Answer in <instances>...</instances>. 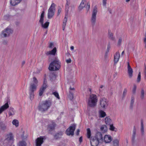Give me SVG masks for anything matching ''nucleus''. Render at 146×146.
<instances>
[{"mask_svg":"<svg viewBox=\"0 0 146 146\" xmlns=\"http://www.w3.org/2000/svg\"><path fill=\"white\" fill-rule=\"evenodd\" d=\"M52 94H53L57 98L59 99L60 98L59 96L58 93L56 92H52Z\"/></svg>","mask_w":146,"mask_h":146,"instance_id":"obj_44","label":"nucleus"},{"mask_svg":"<svg viewBox=\"0 0 146 146\" xmlns=\"http://www.w3.org/2000/svg\"><path fill=\"white\" fill-rule=\"evenodd\" d=\"M7 41L6 40H3L2 42V44L4 45H7Z\"/></svg>","mask_w":146,"mask_h":146,"instance_id":"obj_56","label":"nucleus"},{"mask_svg":"<svg viewBox=\"0 0 146 146\" xmlns=\"http://www.w3.org/2000/svg\"><path fill=\"white\" fill-rule=\"evenodd\" d=\"M79 141L80 143L82 141V136L80 137L79 139Z\"/></svg>","mask_w":146,"mask_h":146,"instance_id":"obj_61","label":"nucleus"},{"mask_svg":"<svg viewBox=\"0 0 146 146\" xmlns=\"http://www.w3.org/2000/svg\"><path fill=\"white\" fill-rule=\"evenodd\" d=\"M56 126V123L53 122H52L51 124H50L48 125L47 129L49 133L51 134H52L51 132L54 130Z\"/></svg>","mask_w":146,"mask_h":146,"instance_id":"obj_13","label":"nucleus"},{"mask_svg":"<svg viewBox=\"0 0 146 146\" xmlns=\"http://www.w3.org/2000/svg\"><path fill=\"white\" fill-rule=\"evenodd\" d=\"M134 102V98L133 96H132L131 98V101L130 106V108L131 109H133V105Z\"/></svg>","mask_w":146,"mask_h":146,"instance_id":"obj_29","label":"nucleus"},{"mask_svg":"<svg viewBox=\"0 0 146 146\" xmlns=\"http://www.w3.org/2000/svg\"><path fill=\"white\" fill-rule=\"evenodd\" d=\"M9 107L8 102H6L5 104L1 106L0 108V114Z\"/></svg>","mask_w":146,"mask_h":146,"instance_id":"obj_15","label":"nucleus"},{"mask_svg":"<svg viewBox=\"0 0 146 146\" xmlns=\"http://www.w3.org/2000/svg\"><path fill=\"white\" fill-rule=\"evenodd\" d=\"M21 0H10V3L12 6H15L18 4Z\"/></svg>","mask_w":146,"mask_h":146,"instance_id":"obj_21","label":"nucleus"},{"mask_svg":"<svg viewBox=\"0 0 146 146\" xmlns=\"http://www.w3.org/2000/svg\"><path fill=\"white\" fill-rule=\"evenodd\" d=\"M107 0H103V5L104 6H106Z\"/></svg>","mask_w":146,"mask_h":146,"instance_id":"obj_57","label":"nucleus"},{"mask_svg":"<svg viewBox=\"0 0 146 146\" xmlns=\"http://www.w3.org/2000/svg\"><path fill=\"white\" fill-rule=\"evenodd\" d=\"M49 24V22H47L45 23L44 24H43V23H42V24H41L42 27L43 28H44L46 29L48 27Z\"/></svg>","mask_w":146,"mask_h":146,"instance_id":"obj_32","label":"nucleus"},{"mask_svg":"<svg viewBox=\"0 0 146 146\" xmlns=\"http://www.w3.org/2000/svg\"><path fill=\"white\" fill-rule=\"evenodd\" d=\"M136 133V129L135 126H134L133 131V134L131 138V142L132 144L133 145L135 143V138Z\"/></svg>","mask_w":146,"mask_h":146,"instance_id":"obj_14","label":"nucleus"},{"mask_svg":"<svg viewBox=\"0 0 146 146\" xmlns=\"http://www.w3.org/2000/svg\"><path fill=\"white\" fill-rule=\"evenodd\" d=\"M110 125V129L112 131H117V129H116V130H115V127L113 126V124H111L109 125Z\"/></svg>","mask_w":146,"mask_h":146,"instance_id":"obj_40","label":"nucleus"},{"mask_svg":"<svg viewBox=\"0 0 146 146\" xmlns=\"http://www.w3.org/2000/svg\"><path fill=\"white\" fill-rule=\"evenodd\" d=\"M19 146H27L26 143L24 141H20L19 143Z\"/></svg>","mask_w":146,"mask_h":146,"instance_id":"obj_43","label":"nucleus"},{"mask_svg":"<svg viewBox=\"0 0 146 146\" xmlns=\"http://www.w3.org/2000/svg\"><path fill=\"white\" fill-rule=\"evenodd\" d=\"M68 14H67L66 15V12H65V16L64 18V19L63 20V23H66V22L67 21V18L66 17L68 16Z\"/></svg>","mask_w":146,"mask_h":146,"instance_id":"obj_51","label":"nucleus"},{"mask_svg":"<svg viewBox=\"0 0 146 146\" xmlns=\"http://www.w3.org/2000/svg\"><path fill=\"white\" fill-rule=\"evenodd\" d=\"M87 137L88 138H90L91 137V132L90 129L89 128H88L87 129Z\"/></svg>","mask_w":146,"mask_h":146,"instance_id":"obj_38","label":"nucleus"},{"mask_svg":"<svg viewBox=\"0 0 146 146\" xmlns=\"http://www.w3.org/2000/svg\"><path fill=\"white\" fill-rule=\"evenodd\" d=\"M70 90H74V88H72L71 86L70 88Z\"/></svg>","mask_w":146,"mask_h":146,"instance_id":"obj_63","label":"nucleus"},{"mask_svg":"<svg viewBox=\"0 0 146 146\" xmlns=\"http://www.w3.org/2000/svg\"><path fill=\"white\" fill-rule=\"evenodd\" d=\"M86 10L87 12L88 11L90 8V5L89 2H88L87 3L86 5L85 6Z\"/></svg>","mask_w":146,"mask_h":146,"instance_id":"obj_49","label":"nucleus"},{"mask_svg":"<svg viewBox=\"0 0 146 146\" xmlns=\"http://www.w3.org/2000/svg\"><path fill=\"white\" fill-rule=\"evenodd\" d=\"M100 104L103 109L106 108L108 106V101L105 98H102L100 100Z\"/></svg>","mask_w":146,"mask_h":146,"instance_id":"obj_9","label":"nucleus"},{"mask_svg":"<svg viewBox=\"0 0 146 146\" xmlns=\"http://www.w3.org/2000/svg\"><path fill=\"white\" fill-rule=\"evenodd\" d=\"M11 16L9 15H7L4 16V19L6 20H9L11 17Z\"/></svg>","mask_w":146,"mask_h":146,"instance_id":"obj_45","label":"nucleus"},{"mask_svg":"<svg viewBox=\"0 0 146 146\" xmlns=\"http://www.w3.org/2000/svg\"><path fill=\"white\" fill-rule=\"evenodd\" d=\"M29 94L30 99L32 100L34 98V93L33 92H29Z\"/></svg>","mask_w":146,"mask_h":146,"instance_id":"obj_41","label":"nucleus"},{"mask_svg":"<svg viewBox=\"0 0 146 146\" xmlns=\"http://www.w3.org/2000/svg\"><path fill=\"white\" fill-rule=\"evenodd\" d=\"M76 125L73 124L72 125L70 126L66 130V133L68 136L71 135L73 136L74 135V132L76 129Z\"/></svg>","mask_w":146,"mask_h":146,"instance_id":"obj_6","label":"nucleus"},{"mask_svg":"<svg viewBox=\"0 0 146 146\" xmlns=\"http://www.w3.org/2000/svg\"><path fill=\"white\" fill-rule=\"evenodd\" d=\"M144 91L143 89H142L141 90V98L142 99L144 98Z\"/></svg>","mask_w":146,"mask_h":146,"instance_id":"obj_47","label":"nucleus"},{"mask_svg":"<svg viewBox=\"0 0 146 146\" xmlns=\"http://www.w3.org/2000/svg\"><path fill=\"white\" fill-rule=\"evenodd\" d=\"M13 32V30L10 28L7 27L2 31V35H3L4 37H6L9 36Z\"/></svg>","mask_w":146,"mask_h":146,"instance_id":"obj_8","label":"nucleus"},{"mask_svg":"<svg viewBox=\"0 0 146 146\" xmlns=\"http://www.w3.org/2000/svg\"><path fill=\"white\" fill-rule=\"evenodd\" d=\"M66 25V23H63L62 27H65Z\"/></svg>","mask_w":146,"mask_h":146,"instance_id":"obj_64","label":"nucleus"},{"mask_svg":"<svg viewBox=\"0 0 146 146\" xmlns=\"http://www.w3.org/2000/svg\"><path fill=\"white\" fill-rule=\"evenodd\" d=\"M103 140L106 143H108L111 141L112 138L110 135H106L104 136Z\"/></svg>","mask_w":146,"mask_h":146,"instance_id":"obj_16","label":"nucleus"},{"mask_svg":"<svg viewBox=\"0 0 146 146\" xmlns=\"http://www.w3.org/2000/svg\"><path fill=\"white\" fill-rule=\"evenodd\" d=\"M55 10V4L53 3L48 10V19H51L54 16Z\"/></svg>","mask_w":146,"mask_h":146,"instance_id":"obj_5","label":"nucleus"},{"mask_svg":"<svg viewBox=\"0 0 146 146\" xmlns=\"http://www.w3.org/2000/svg\"><path fill=\"white\" fill-rule=\"evenodd\" d=\"M52 104L51 100H46L40 103L38 106V109L42 112L46 111L50 108Z\"/></svg>","mask_w":146,"mask_h":146,"instance_id":"obj_1","label":"nucleus"},{"mask_svg":"<svg viewBox=\"0 0 146 146\" xmlns=\"http://www.w3.org/2000/svg\"><path fill=\"white\" fill-rule=\"evenodd\" d=\"M93 137L100 142H102L103 140L102 134L101 132H97Z\"/></svg>","mask_w":146,"mask_h":146,"instance_id":"obj_11","label":"nucleus"},{"mask_svg":"<svg viewBox=\"0 0 146 146\" xmlns=\"http://www.w3.org/2000/svg\"><path fill=\"white\" fill-rule=\"evenodd\" d=\"M137 88V86L136 84H134L133 85V87L132 90V92L133 93L135 94L136 92V90Z\"/></svg>","mask_w":146,"mask_h":146,"instance_id":"obj_50","label":"nucleus"},{"mask_svg":"<svg viewBox=\"0 0 146 146\" xmlns=\"http://www.w3.org/2000/svg\"><path fill=\"white\" fill-rule=\"evenodd\" d=\"M45 89L42 88H40L39 90V95L40 96H41L43 94L44 92Z\"/></svg>","mask_w":146,"mask_h":146,"instance_id":"obj_39","label":"nucleus"},{"mask_svg":"<svg viewBox=\"0 0 146 146\" xmlns=\"http://www.w3.org/2000/svg\"><path fill=\"white\" fill-rule=\"evenodd\" d=\"M100 129L102 131H103L104 132H105L107 131V127L106 125H103L101 127Z\"/></svg>","mask_w":146,"mask_h":146,"instance_id":"obj_34","label":"nucleus"},{"mask_svg":"<svg viewBox=\"0 0 146 146\" xmlns=\"http://www.w3.org/2000/svg\"><path fill=\"white\" fill-rule=\"evenodd\" d=\"M15 111L14 109L12 107H10L9 111V116H11L14 115L15 114Z\"/></svg>","mask_w":146,"mask_h":146,"instance_id":"obj_26","label":"nucleus"},{"mask_svg":"<svg viewBox=\"0 0 146 146\" xmlns=\"http://www.w3.org/2000/svg\"><path fill=\"white\" fill-rule=\"evenodd\" d=\"M56 52V49L54 47L51 50L47 52L46 54L47 55H54L55 54Z\"/></svg>","mask_w":146,"mask_h":146,"instance_id":"obj_19","label":"nucleus"},{"mask_svg":"<svg viewBox=\"0 0 146 146\" xmlns=\"http://www.w3.org/2000/svg\"><path fill=\"white\" fill-rule=\"evenodd\" d=\"M43 137L40 136L36 140V146H41L43 142Z\"/></svg>","mask_w":146,"mask_h":146,"instance_id":"obj_12","label":"nucleus"},{"mask_svg":"<svg viewBox=\"0 0 146 146\" xmlns=\"http://www.w3.org/2000/svg\"><path fill=\"white\" fill-rule=\"evenodd\" d=\"M45 10L43 9L41 13L40 16V19L39 22L41 24H42V23H44V16Z\"/></svg>","mask_w":146,"mask_h":146,"instance_id":"obj_22","label":"nucleus"},{"mask_svg":"<svg viewBox=\"0 0 146 146\" xmlns=\"http://www.w3.org/2000/svg\"><path fill=\"white\" fill-rule=\"evenodd\" d=\"M61 11V8L60 7H59L57 13V15H58L60 13Z\"/></svg>","mask_w":146,"mask_h":146,"instance_id":"obj_55","label":"nucleus"},{"mask_svg":"<svg viewBox=\"0 0 146 146\" xmlns=\"http://www.w3.org/2000/svg\"><path fill=\"white\" fill-rule=\"evenodd\" d=\"M127 69L128 73L129 74V76L130 78H131L133 75V70L130 65L129 62H127Z\"/></svg>","mask_w":146,"mask_h":146,"instance_id":"obj_17","label":"nucleus"},{"mask_svg":"<svg viewBox=\"0 0 146 146\" xmlns=\"http://www.w3.org/2000/svg\"><path fill=\"white\" fill-rule=\"evenodd\" d=\"M48 87V86L47 85V81L46 79L45 78L44 79L43 83L42 84V86L41 87V88L46 89V88Z\"/></svg>","mask_w":146,"mask_h":146,"instance_id":"obj_27","label":"nucleus"},{"mask_svg":"<svg viewBox=\"0 0 146 146\" xmlns=\"http://www.w3.org/2000/svg\"><path fill=\"white\" fill-rule=\"evenodd\" d=\"M119 57L120 54L118 52H117L114 56V64H115L118 61Z\"/></svg>","mask_w":146,"mask_h":146,"instance_id":"obj_18","label":"nucleus"},{"mask_svg":"<svg viewBox=\"0 0 146 146\" xmlns=\"http://www.w3.org/2000/svg\"><path fill=\"white\" fill-rule=\"evenodd\" d=\"M13 137L12 133H10L8 135H7V137L5 139V141H12L13 140Z\"/></svg>","mask_w":146,"mask_h":146,"instance_id":"obj_25","label":"nucleus"},{"mask_svg":"<svg viewBox=\"0 0 146 146\" xmlns=\"http://www.w3.org/2000/svg\"><path fill=\"white\" fill-rule=\"evenodd\" d=\"M68 98L70 100H72L73 98V94L70 91H69V94L68 96Z\"/></svg>","mask_w":146,"mask_h":146,"instance_id":"obj_42","label":"nucleus"},{"mask_svg":"<svg viewBox=\"0 0 146 146\" xmlns=\"http://www.w3.org/2000/svg\"><path fill=\"white\" fill-rule=\"evenodd\" d=\"M110 47H111L110 44V43L109 42L108 43V44L107 49L108 50H110Z\"/></svg>","mask_w":146,"mask_h":146,"instance_id":"obj_58","label":"nucleus"},{"mask_svg":"<svg viewBox=\"0 0 146 146\" xmlns=\"http://www.w3.org/2000/svg\"><path fill=\"white\" fill-rule=\"evenodd\" d=\"M80 132V130L79 129H78L77 130V132L76 133V134L77 135H79V132Z\"/></svg>","mask_w":146,"mask_h":146,"instance_id":"obj_60","label":"nucleus"},{"mask_svg":"<svg viewBox=\"0 0 146 146\" xmlns=\"http://www.w3.org/2000/svg\"><path fill=\"white\" fill-rule=\"evenodd\" d=\"M108 53H105V54L104 55V57L105 58H107V56H108Z\"/></svg>","mask_w":146,"mask_h":146,"instance_id":"obj_62","label":"nucleus"},{"mask_svg":"<svg viewBox=\"0 0 146 146\" xmlns=\"http://www.w3.org/2000/svg\"><path fill=\"white\" fill-rule=\"evenodd\" d=\"M54 46V44L53 43L51 42L50 43V44L48 46V47L50 48H52Z\"/></svg>","mask_w":146,"mask_h":146,"instance_id":"obj_53","label":"nucleus"},{"mask_svg":"<svg viewBox=\"0 0 146 146\" xmlns=\"http://www.w3.org/2000/svg\"><path fill=\"white\" fill-rule=\"evenodd\" d=\"M144 72L145 75V78L146 79V66L145 64H144Z\"/></svg>","mask_w":146,"mask_h":146,"instance_id":"obj_54","label":"nucleus"},{"mask_svg":"<svg viewBox=\"0 0 146 146\" xmlns=\"http://www.w3.org/2000/svg\"><path fill=\"white\" fill-rule=\"evenodd\" d=\"M119 141L117 139H114L113 141V146H119Z\"/></svg>","mask_w":146,"mask_h":146,"instance_id":"obj_35","label":"nucleus"},{"mask_svg":"<svg viewBox=\"0 0 146 146\" xmlns=\"http://www.w3.org/2000/svg\"><path fill=\"white\" fill-rule=\"evenodd\" d=\"M97 11V7L95 6L93 9L91 19V22L93 26H94L96 23V16Z\"/></svg>","mask_w":146,"mask_h":146,"instance_id":"obj_7","label":"nucleus"},{"mask_svg":"<svg viewBox=\"0 0 146 146\" xmlns=\"http://www.w3.org/2000/svg\"><path fill=\"white\" fill-rule=\"evenodd\" d=\"M141 80V72H139V73L137 79V82H140Z\"/></svg>","mask_w":146,"mask_h":146,"instance_id":"obj_46","label":"nucleus"},{"mask_svg":"<svg viewBox=\"0 0 146 146\" xmlns=\"http://www.w3.org/2000/svg\"><path fill=\"white\" fill-rule=\"evenodd\" d=\"M127 92V89L126 88H125L124 89L122 96V99H123L125 97V96L126 93Z\"/></svg>","mask_w":146,"mask_h":146,"instance_id":"obj_48","label":"nucleus"},{"mask_svg":"<svg viewBox=\"0 0 146 146\" xmlns=\"http://www.w3.org/2000/svg\"><path fill=\"white\" fill-rule=\"evenodd\" d=\"M38 81L35 77L33 78V82L30 84L29 92H33L36 91L38 86Z\"/></svg>","mask_w":146,"mask_h":146,"instance_id":"obj_4","label":"nucleus"},{"mask_svg":"<svg viewBox=\"0 0 146 146\" xmlns=\"http://www.w3.org/2000/svg\"><path fill=\"white\" fill-rule=\"evenodd\" d=\"M122 41V39L121 38H120L118 40L117 44L118 46H120L121 44Z\"/></svg>","mask_w":146,"mask_h":146,"instance_id":"obj_52","label":"nucleus"},{"mask_svg":"<svg viewBox=\"0 0 146 146\" xmlns=\"http://www.w3.org/2000/svg\"><path fill=\"white\" fill-rule=\"evenodd\" d=\"M97 102L98 99L96 95L92 94L90 96L88 104L89 107L93 108L96 106Z\"/></svg>","mask_w":146,"mask_h":146,"instance_id":"obj_3","label":"nucleus"},{"mask_svg":"<svg viewBox=\"0 0 146 146\" xmlns=\"http://www.w3.org/2000/svg\"><path fill=\"white\" fill-rule=\"evenodd\" d=\"M141 135H144V125L143 121L142 120L141 121Z\"/></svg>","mask_w":146,"mask_h":146,"instance_id":"obj_30","label":"nucleus"},{"mask_svg":"<svg viewBox=\"0 0 146 146\" xmlns=\"http://www.w3.org/2000/svg\"><path fill=\"white\" fill-rule=\"evenodd\" d=\"M99 116L100 117H103L106 115V113L102 110H100L99 111Z\"/></svg>","mask_w":146,"mask_h":146,"instance_id":"obj_28","label":"nucleus"},{"mask_svg":"<svg viewBox=\"0 0 146 146\" xmlns=\"http://www.w3.org/2000/svg\"><path fill=\"white\" fill-rule=\"evenodd\" d=\"M108 37L109 39L112 40H115V38L113 36V34L109 32Z\"/></svg>","mask_w":146,"mask_h":146,"instance_id":"obj_33","label":"nucleus"},{"mask_svg":"<svg viewBox=\"0 0 146 146\" xmlns=\"http://www.w3.org/2000/svg\"><path fill=\"white\" fill-rule=\"evenodd\" d=\"M63 135V132L62 131H60L54 135V137L55 139H58L61 137Z\"/></svg>","mask_w":146,"mask_h":146,"instance_id":"obj_23","label":"nucleus"},{"mask_svg":"<svg viewBox=\"0 0 146 146\" xmlns=\"http://www.w3.org/2000/svg\"><path fill=\"white\" fill-rule=\"evenodd\" d=\"M105 119L106 123L107 125H109L111 124V120L110 118L106 117L105 118Z\"/></svg>","mask_w":146,"mask_h":146,"instance_id":"obj_31","label":"nucleus"},{"mask_svg":"<svg viewBox=\"0 0 146 146\" xmlns=\"http://www.w3.org/2000/svg\"><path fill=\"white\" fill-rule=\"evenodd\" d=\"M60 66V63L59 60L56 59L50 63L48 69L50 71H56L59 70Z\"/></svg>","mask_w":146,"mask_h":146,"instance_id":"obj_2","label":"nucleus"},{"mask_svg":"<svg viewBox=\"0 0 146 146\" xmlns=\"http://www.w3.org/2000/svg\"><path fill=\"white\" fill-rule=\"evenodd\" d=\"M66 61L67 63H70L71 62V60L70 58H69L68 59L66 60Z\"/></svg>","mask_w":146,"mask_h":146,"instance_id":"obj_59","label":"nucleus"},{"mask_svg":"<svg viewBox=\"0 0 146 146\" xmlns=\"http://www.w3.org/2000/svg\"><path fill=\"white\" fill-rule=\"evenodd\" d=\"M87 1L86 0H82V1L80 4L79 7L78 9L79 10H81L86 6V4L85 3Z\"/></svg>","mask_w":146,"mask_h":146,"instance_id":"obj_24","label":"nucleus"},{"mask_svg":"<svg viewBox=\"0 0 146 146\" xmlns=\"http://www.w3.org/2000/svg\"><path fill=\"white\" fill-rule=\"evenodd\" d=\"M12 123L13 125H15L16 127H17L19 126V122L17 120H13L12 121Z\"/></svg>","mask_w":146,"mask_h":146,"instance_id":"obj_36","label":"nucleus"},{"mask_svg":"<svg viewBox=\"0 0 146 146\" xmlns=\"http://www.w3.org/2000/svg\"><path fill=\"white\" fill-rule=\"evenodd\" d=\"M0 126L1 129L3 130H5L6 128V126L3 122L0 123Z\"/></svg>","mask_w":146,"mask_h":146,"instance_id":"obj_37","label":"nucleus"},{"mask_svg":"<svg viewBox=\"0 0 146 146\" xmlns=\"http://www.w3.org/2000/svg\"><path fill=\"white\" fill-rule=\"evenodd\" d=\"M66 3L65 5V12H66V15L68 14L69 11V6L70 4V0H66Z\"/></svg>","mask_w":146,"mask_h":146,"instance_id":"obj_20","label":"nucleus"},{"mask_svg":"<svg viewBox=\"0 0 146 146\" xmlns=\"http://www.w3.org/2000/svg\"><path fill=\"white\" fill-rule=\"evenodd\" d=\"M98 140L95 138L94 137L92 136L90 138V143L92 146H97L98 145L99 143H100Z\"/></svg>","mask_w":146,"mask_h":146,"instance_id":"obj_10","label":"nucleus"}]
</instances>
